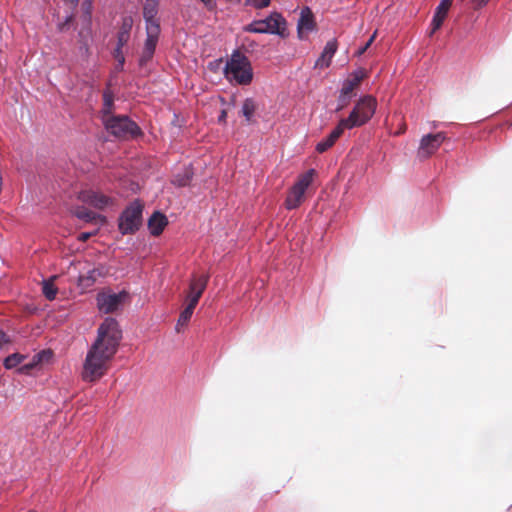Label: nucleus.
<instances>
[{"label": "nucleus", "instance_id": "nucleus-1", "mask_svg": "<svg viewBox=\"0 0 512 512\" xmlns=\"http://www.w3.org/2000/svg\"><path fill=\"white\" fill-rule=\"evenodd\" d=\"M121 339L122 330L119 323L112 317H106L98 327L97 337L88 348L84 359L81 372L84 382H96L107 373Z\"/></svg>", "mask_w": 512, "mask_h": 512}, {"label": "nucleus", "instance_id": "nucleus-2", "mask_svg": "<svg viewBox=\"0 0 512 512\" xmlns=\"http://www.w3.org/2000/svg\"><path fill=\"white\" fill-rule=\"evenodd\" d=\"M223 73L230 84L238 86L250 85L254 77L249 58L238 49L232 51L226 61Z\"/></svg>", "mask_w": 512, "mask_h": 512}, {"label": "nucleus", "instance_id": "nucleus-3", "mask_svg": "<svg viewBox=\"0 0 512 512\" xmlns=\"http://www.w3.org/2000/svg\"><path fill=\"white\" fill-rule=\"evenodd\" d=\"M286 19L279 12H271L266 18L260 20H253L251 23L243 27L244 32L255 34H271L280 37H285L286 33Z\"/></svg>", "mask_w": 512, "mask_h": 512}, {"label": "nucleus", "instance_id": "nucleus-4", "mask_svg": "<svg viewBox=\"0 0 512 512\" xmlns=\"http://www.w3.org/2000/svg\"><path fill=\"white\" fill-rule=\"evenodd\" d=\"M377 108V101L371 95L363 96L359 99L349 116L342 118V125L346 126L348 130L366 124L375 114Z\"/></svg>", "mask_w": 512, "mask_h": 512}, {"label": "nucleus", "instance_id": "nucleus-5", "mask_svg": "<svg viewBox=\"0 0 512 512\" xmlns=\"http://www.w3.org/2000/svg\"><path fill=\"white\" fill-rule=\"evenodd\" d=\"M103 124L108 133L119 139H131L142 135L141 128L126 115L105 117Z\"/></svg>", "mask_w": 512, "mask_h": 512}, {"label": "nucleus", "instance_id": "nucleus-6", "mask_svg": "<svg viewBox=\"0 0 512 512\" xmlns=\"http://www.w3.org/2000/svg\"><path fill=\"white\" fill-rule=\"evenodd\" d=\"M143 205L139 200L131 202L119 217L118 228L122 235L135 233L142 221Z\"/></svg>", "mask_w": 512, "mask_h": 512}, {"label": "nucleus", "instance_id": "nucleus-7", "mask_svg": "<svg viewBox=\"0 0 512 512\" xmlns=\"http://www.w3.org/2000/svg\"><path fill=\"white\" fill-rule=\"evenodd\" d=\"M314 175L315 169L311 168L298 177V180L289 190L285 200V206L288 210H293L299 207L307 188L311 185L313 181Z\"/></svg>", "mask_w": 512, "mask_h": 512}, {"label": "nucleus", "instance_id": "nucleus-8", "mask_svg": "<svg viewBox=\"0 0 512 512\" xmlns=\"http://www.w3.org/2000/svg\"><path fill=\"white\" fill-rule=\"evenodd\" d=\"M126 295L125 291L119 293L99 292L96 297L97 307L102 313H113L121 306Z\"/></svg>", "mask_w": 512, "mask_h": 512}, {"label": "nucleus", "instance_id": "nucleus-9", "mask_svg": "<svg viewBox=\"0 0 512 512\" xmlns=\"http://www.w3.org/2000/svg\"><path fill=\"white\" fill-rule=\"evenodd\" d=\"M445 140H447V134L445 132L424 135L420 140L418 156L428 158L438 150Z\"/></svg>", "mask_w": 512, "mask_h": 512}, {"label": "nucleus", "instance_id": "nucleus-10", "mask_svg": "<svg viewBox=\"0 0 512 512\" xmlns=\"http://www.w3.org/2000/svg\"><path fill=\"white\" fill-rule=\"evenodd\" d=\"M316 22L311 9L305 6L301 9L299 19L297 21V36L300 40H306L308 34L315 31Z\"/></svg>", "mask_w": 512, "mask_h": 512}, {"label": "nucleus", "instance_id": "nucleus-11", "mask_svg": "<svg viewBox=\"0 0 512 512\" xmlns=\"http://www.w3.org/2000/svg\"><path fill=\"white\" fill-rule=\"evenodd\" d=\"M208 281L209 275L207 274L194 276L189 283V289L185 297V301L197 306L199 299L207 287Z\"/></svg>", "mask_w": 512, "mask_h": 512}, {"label": "nucleus", "instance_id": "nucleus-12", "mask_svg": "<svg viewBox=\"0 0 512 512\" xmlns=\"http://www.w3.org/2000/svg\"><path fill=\"white\" fill-rule=\"evenodd\" d=\"M80 200L96 209L102 210L112 203L110 197L95 191H83Z\"/></svg>", "mask_w": 512, "mask_h": 512}, {"label": "nucleus", "instance_id": "nucleus-13", "mask_svg": "<svg viewBox=\"0 0 512 512\" xmlns=\"http://www.w3.org/2000/svg\"><path fill=\"white\" fill-rule=\"evenodd\" d=\"M338 49V43L337 40L331 39L329 40L326 45L324 46V49L320 56L317 58L314 64L315 69H325L328 68L332 62V59L334 55L336 54Z\"/></svg>", "mask_w": 512, "mask_h": 512}, {"label": "nucleus", "instance_id": "nucleus-14", "mask_svg": "<svg viewBox=\"0 0 512 512\" xmlns=\"http://www.w3.org/2000/svg\"><path fill=\"white\" fill-rule=\"evenodd\" d=\"M345 129H347V127L342 125V120H340L337 126L331 131V133L317 143L315 148L316 151L318 153H324L325 151L330 149L335 144V142L340 138Z\"/></svg>", "mask_w": 512, "mask_h": 512}, {"label": "nucleus", "instance_id": "nucleus-15", "mask_svg": "<svg viewBox=\"0 0 512 512\" xmlns=\"http://www.w3.org/2000/svg\"><path fill=\"white\" fill-rule=\"evenodd\" d=\"M146 39L144 42L143 50L147 51L148 54L155 53L156 46L159 40L161 32L160 25H149L145 26Z\"/></svg>", "mask_w": 512, "mask_h": 512}, {"label": "nucleus", "instance_id": "nucleus-16", "mask_svg": "<svg viewBox=\"0 0 512 512\" xmlns=\"http://www.w3.org/2000/svg\"><path fill=\"white\" fill-rule=\"evenodd\" d=\"M159 0H146L143 6V18L145 26L160 25L159 20L156 18L158 14Z\"/></svg>", "mask_w": 512, "mask_h": 512}, {"label": "nucleus", "instance_id": "nucleus-17", "mask_svg": "<svg viewBox=\"0 0 512 512\" xmlns=\"http://www.w3.org/2000/svg\"><path fill=\"white\" fill-rule=\"evenodd\" d=\"M450 4V0H441L439 5L436 7L431 21V34L435 33L443 24Z\"/></svg>", "mask_w": 512, "mask_h": 512}, {"label": "nucleus", "instance_id": "nucleus-18", "mask_svg": "<svg viewBox=\"0 0 512 512\" xmlns=\"http://www.w3.org/2000/svg\"><path fill=\"white\" fill-rule=\"evenodd\" d=\"M167 224V217L158 211L154 212L148 220V228L154 236L160 235Z\"/></svg>", "mask_w": 512, "mask_h": 512}, {"label": "nucleus", "instance_id": "nucleus-19", "mask_svg": "<svg viewBox=\"0 0 512 512\" xmlns=\"http://www.w3.org/2000/svg\"><path fill=\"white\" fill-rule=\"evenodd\" d=\"M132 25H133V20L131 17L128 16V17L123 18L122 25L117 34L116 47L123 48L127 44L128 40L130 38V31L132 29Z\"/></svg>", "mask_w": 512, "mask_h": 512}, {"label": "nucleus", "instance_id": "nucleus-20", "mask_svg": "<svg viewBox=\"0 0 512 512\" xmlns=\"http://www.w3.org/2000/svg\"><path fill=\"white\" fill-rule=\"evenodd\" d=\"M193 174L192 167L185 166L173 176L172 184L177 187L188 186L193 178Z\"/></svg>", "mask_w": 512, "mask_h": 512}, {"label": "nucleus", "instance_id": "nucleus-21", "mask_svg": "<svg viewBox=\"0 0 512 512\" xmlns=\"http://www.w3.org/2000/svg\"><path fill=\"white\" fill-rule=\"evenodd\" d=\"M258 108V104L256 100L252 97H248L244 99L242 108H241V114L245 118L246 122L250 123L252 121V118L254 116V113L256 112Z\"/></svg>", "mask_w": 512, "mask_h": 512}, {"label": "nucleus", "instance_id": "nucleus-22", "mask_svg": "<svg viewBox=\"0 0 512 512\" xmlns=\"http://www.w3.org/2000/svg\"><path fill=\"white\" fill-rule=\"evenodd\" d=\"M104 275L101 268H93L87 271L86 275H81L79 280L80 282L89 287L92 286L99 277Z\"/></svg>", "mask_w": 512, "mask_h": 512}, {"label": "nucleus", "instance_id": "nucleus-23", "mask_svg": "<svg viewBox=\"0 0 512 512\" xmlns=\"http://www.w3.org/2000/svg\"><path fill=\"white\" fill-rule=\"evenodd\" d=\"M75 216L80 219V220H83L85 222H93L95 221L96 219H101L102 221L105 220L104 217H102L101 215L85 208V207H79L76 211H75Z\"/></svg>", "mask_w": 512, "mask_h": 512}, {"label": "nucleus", "instance_id": "nucleus-24", "mask_svg": "<svg viewBox=\"0 0 512 512\" xmlns=\"http://www.w3.org/2000/svg\"><path fill=\"white\" fill-rule=\"evenodd\" d=\"M25 358L22 354L14 353L4 359L3 365L6 369H13L21 364Z\"/></svg>", "mask_w": 512, "mask_h": 512}, {"label": "nucleus", "instance_id": "nucleus-25", "mask_svg": "<svg viewBox=\"0 0 512 512\" xmlns=\"http://www.w3.org/2000/svg\"><path fill=\"white\" fill-rule=\"evenodd\" d=\"M58 289L51 282V280H44L42 285V293L48 300H54L56 298Z\"/></svg>", "mask_w": 512, "mask_h": 512}, {"label": "nucleus", "instance_id": "nucleus-26", "mask_svg": "<svg viewBox=\"0 0 512 512\" xmlns=\"http://www.w3.org/2000/svg\"><path fill=\"white\" fill-rule=\"evenodd\" d=\"M113 107V97L110 93L104 92L103 94V107H102V120L105 117L113 116L111 114V109Z\"/></svg>", "mask_w": 512, "mask_h": 512}, {"label": "nucleus", "instance_id": "nucleus-27", "mask_svg": "<svg viewBox=\"0 0 512 512\" xmlns=\"http://www.w3.org/2000/svg\"><path fill=\"white\" fill-rule=\"evenodd\" d=\"M122 49L123 48H121V47H115V49L113 51V57L117 61L116 69L118 71H122L123 70V66H124V63H125V57H124Z\"/></svg>", "mask_w": 512, "mask_h": 512}, {"label": "nucleus", "instance_id": "nucleus-28", "mask_svg": "<svg viewBox=\"0 0 512 512\" xmlns=\"http://www.w3.org/2000/svg\"><path fill=\"white\" fill-rule=\"evenodd\" d=\"M271 0H245L244 5L254 9H263L270 5Z\"/></svg>", "mask_w": 512, "mask_h": 512}, {"label": "nucleus", "instance_id": "nucleus-29", "mask_svg": "<svg viewBox=\"0 0 512 512\" xmlns=\"http://www.w3.org/2000/svg\"><path fill=\"white\" fill-rule=\"evenodd\" d=\"M351 97L352 96L344 95V94H342V92H340L339 97H338V106H337L336 110L340 111L343 108H345L347 106V104L349 103Z\"/></svg>", "mask_w": 512, "mask_h": 512}, {"label": "nucleus", "instance_id": "nucleus-30", "mask_svg": "<svg viewBox=\"0 0 512 512\" xmlns=\"http://www.w3.org/2000/svg\"><path fill=\"white\" fill-rule=\"evenodd\" d=\"M195 307H196L195 305L187 303L186 307L183 309V311L180 314L182 316H184L186 319L190 320L193 315Z\"/></svg>", "mask_w": 512, "mask_h": 512}, {"label": "nucleus", "instance_id": "nucleus-31", "mask_svg": "<svg viewBox=\"0 0 512 512\" xmlns=\"http://www.w3.org/2000/svg\"><path fill=\"white\" fill-rule=\"evenodd\" d=\"M354 89H355V87L353 86V84H351L350 82L344 81L342 83V88H341L340 92H342V94H344V95L352 96V92Z\"/></svg>", "mask_w": 512, "mask_h": 512}, {"label": "nucleus", "instance_id": "nucleus-32", "mask_svg": "<svg viewBox=\"0 0 512 512\" xmlns=\"http://www.w3.org/2000/svg\"><path fill=\"white\" fill-rule=\"evenodd\" d=\"M153 55H154V53L148 54L147 51L143 50L142 54L139 58V65L140 66L146 65L147 62H149L152 59Z\"/></svg>", "mask_w": 512, "mask_h": 512}, {"label": "nucleus", "instance_id": "nucleus-33", "mask_svg": "<svg viewBox=\"0 0 512 512\" xmlns=\"http://www.w3.org/2000/svg\"><path fill=\"white\" fill-rule=\"evenodd\" d=\"M374 38H375V33L369 38V40L365 43V45H363L362 47H360L358 49V54L359 55H362L367 49L368 47L372 44V42L374 41Z\"/></svg>", "mask_w": 512, "mask_h": 512}, {"label": "nucleus", "instance_id": "nucleus-34", "mask_svg": "<svg viewBox=\"0 0 512 512\" xmlns=\"http://www.w3.org/2000/svg\"><path fill=\"white\" fill-rule=\"evenodd\" d=\"M96 232H82L78 235L77 239L79 241L85 242L87 241L91 236L95 235Z\"/></svg>", "mask_w": 512, "mask_h": 512}, {"label": "nucleus", "instance_id": "nucleus-35", "mask_svg": "<svg viewBox=\"0 0 512 512\" xmlns=\"http://www.w3.org/2000/svg\"><path fill=\"white\" fill-rule=\"evenodd\" d=\"M364 75H365V73H364L363 69H357V70L353 71V73H352V77L359 78L360 82L364 78Z\"/></svg>", "mask_w": 512, "mask_h": 512}, {"label": "nucleus", "instance_id": "nucleus-36", "mask_svg": "<svg viewBox=\"0 0 512 512\" xmlns=\"http://www.w3.org/2000/svg\"><path fill=\"white\" fill-rule=\"evenodd\" d=\"M9 342L8 336L0 330V346L7 344Z\"/></svg>", "mask_w": 512, "mask_h": 512}, {"label": "nucleus", "instance_id": "nucleus-37", "mask_svg": "<svg viewBox=\"0 0 512 512\" xmlns=\"http://www.w3.org/2000/svg\"><path fill=\"white\" fill-rule=\"evenodd\" d=\"M91 0H84L82 3L83 8L85 9L86 13L90 15V9H91Z\"/></svg>", "mask_w": 512, "mask_h": 512}, {"label": "nucleus", "instance_id": "nucleus-38", "mask_svg": "<svg viewBox=\"0 0 512 512\" xmlns=\"http://www.w3.org/2000/svg\"><path fill=\"white\" fill-rule=\"evenodd\" d=\"M471 2L474 4L475 7H482L486 5L489 0H471Z\"/></svg>", "mask_w": 512, "mask_h": 512}, {"label": "nucleus", "instance_id": "nucleus-39", "mask_svg": "<svg viewBox=\"0 0 512 512\" xmlns=\"http://www.w3.org/2000/svg\"><path fill=\"white\" fill-rule=\"evenodd\" d=\"M226 117H227V112L225 110H222L220 115L218 116V122L225 123Z\"/></svg>", "mask_w": 512, "mask_h": 512}, {"label": "nucleus", "instance_id": "nucleus-40", "mask_svg": "<svg viewBox=\"0 0 512 512\" xmlns=\"http://www.w3.org/2000/svg\"><path fill=\"white\" fill-rule=\"evenodd\" d=\"M188 322H189V320L180 314V316L178 318L177 326L186 325Z\"/></svg>", "mask_w": 512, "mask_h": 512}, {"label": "nucleus", "instance_id": "nucleus-41", "mask_svg": "<svg viewBox=\"0 0 512 512\" xmlns=\"http://www.w3.org/2000/svg\"><path fill=\"white\" fill-rule=\"evenodd\" d=\"M73 16L72 15H68L66 16L65 18V22L63 24H60V30H63V27L67 24H69L72 20Z\"/></svg>", "mask_w": 512, "mask_h": 512}, {"label": "nucleus", "instance_id": "nucleus-42", "mask_svg": "<svg viewBox=\"0 0 512 512\" xmlns=\"http://www.w3.org/2000/svg\"><path fill=\"white\" fill-rule=\"evenodd\" d=\"M345 81L346 82H350L351 84H353L354 87H356L360 83L359 78H355V77H352V78L347 79Z\"/></svg>", "mask_w": 512, "mask_h": 512}, {"label": "nucleus", "instance_id": "nucleus-43", "mask_svg": "<svg viewBox=\"0 0 512 512\" xmlns=\"http://www.w3.org/2000/svg\"><path fill=\"white\" fill-rule=\"evenodd\" d=\"M200 1L203 2L207 8L211 9L213 7L212 0H200Z\"/></svg>", "mask_w": 512, "mask_h": 512}, {"label": "nucleus", "instance_id": "nucleus-44", "mask_svg": "<svg viewBox=\"0 0 512 512\" xmlns=\"http://www.w3.org/2000/svg\"><path fill=\"white\" fill-rule=\"evenodd\" d=\"M30 367H31V365H26V364H25V365H23L19 370H20L21 372H24L25 370L29 369Z\"/></svg>", "mask_w": 512, "mask_h": 512}, {"label": "nucleus", "instance_id": "nucleus-45", "mask_svg": "<svg viewBox=\"0 0 512 512\" xmlns=\"http://www.w3.org/2000/svg\"><path fill=\"white\" fill-rule=\"evenodd\" d=\"M437 126H438V123H437V122H433V123H432V127H433V128H436Z\"/></svg>", "mask_w": 512, "mask_h": 512}]
</instances>
